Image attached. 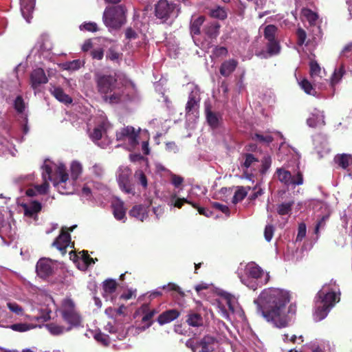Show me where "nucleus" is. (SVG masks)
I'll use <instances>...</instances> for the list:
<instances>
[{
  "mask_svg": "<svg viewBox=\"0 0 352 352\" xmlns=\"http://www.w3.org/2000/svg\"><path fill=\"white\" fill-rule=\"evenodd\" d=\"M238 62L234 59L224 61L220 67V74L223 76H230L237 67Z\"/></svg>",
  "mask_w": 352,
  "mask_h": 352,
  "instance_id": "obj_27",
  "label": "nucleus"
},
{
  "mask_svg": "<svg viewBox=\"0 0 352 352\" xmlns=\"http://www.w3.org/2000/svg\"><path fill=\"white\" fill-rule=\"evenodd\" d=\"M280 46L276 40L268 41L267 51L266 52H261L257 56L261 58H269L272 56L276 55L280 52Z\"/></svg>",
  "mask_w": 352,
  "mask_h": 352,
  "instance_id": "obj_24",
  "label": "nucleus"
},
{
  "mask_svg": "<svg viewBox=\"0 0 352 352\" xmlns=\"http://www.w3.org/2000/svg\"><path fill=\"white\" fill-rule=\"evenodd\" d=\"M298 44L302 45L305 43L307 35L306 32L301 28H298L297 30Z\"/></svg>",
  "mask_w": 352,
  "mask_h": 352,
  "instance_id": "obj_62",
  "label": "nucleus"
},
{
  "mask_svg": "<svg viewBox=\"0 0 352 352\" xmlns=\"http://www.w3.org/2000/svg\"><path fill=\"white\" fill-rule=\"evenodd\" d=\"M22 207L24 210V215L29 217H34L41 209L39 202L32 201L30 204H23Z\"/></svg>",
  "mask_w": 352,
  "mask_h": 352,
  "instance_id": "obj_25",
  "label": "nucleus"
},
{
  "mask_svg": "<svg viewBox=\"0 0 352 352\" xmlns=\"http://www.w3.org/2000/svg\"><path fill=\"white\" fill-rule=\"evenodd\" d=\"M344 72V67L343 65H341L339 68L335 69L331 77V85H334L338 83L342 79Z\"/></svg>",
  "mask_w": 352,
  "mask_h": 352,
  "instance_id": "obj_45",
  "label": "nucleus"
},
{
  "mask_svg": "<svg viewBox=\"0 0 352 352\" xmlns=\"http://www.w3.org/2000/svg\"><path fill=\"white\" fill-rule=\"evenodd\" d=\"M7 307L9 310L16 316H23L24 310L21 306L17 302L14 301H8L7 302Z\"/></svg>",
  "mask_w": 352,
  "mask_h": 352,
  "instance_id": "obj_43",
  "label": "nucleus"
},
{
  "mask_svg": "<svg viewBox=\"0 0 352 352\" xmlns=\"http://www.w3.org/2000/svg\"><path fill=\"white\" fill-rule=\"evenodd\" d=\"M102 20L109 30L120 29L126 21V9L123 5L107 7L103 13Z\"/></svg>",
  "mask_w": 352,
  "mask_h": 352,
  "instance_id": "obj_6",
  "label": "nucleus"
},
{
  "mask_svg": "<svg viewBox=\"0 0 352 352\" xmlns=\"http://www.w3.org/2000/svg\"><path fill=\"white\" fill-rule=\"evenodd\" d=\"M141 309L144 313V315L142 318V322L144 324L142 327H138V329L141 331H144L152 324V318L156 314V311L155 310H148L146 305L142 307Z\"/></svg>",
  "mask_w": 352,
  "mask_h": 352,
  "instance_id": "obj_26",
  "label": "nucleus"
},
{
  "mask_svg": "<svg viewBox=\"0 0 352 352\" xmlns=\"http://www.w3.org/2000/svg\"><path fill=\"white\" fill-rule=\"evenodd\" d=\"M36 326L26 323H19L11 325L10 328L16 331L24 332L35 328Z\"/></svg>",
  "mask_w": 352,
  "mask_h": 352,
  "instance_id": "obj_50",
  "label": "nucleus"
},
{
  "mask_svg": "<svg viewBox=\"0 0 352 352\" xmlns=\"http://www.w3.org/2000/svg\"><path fill=\"white\" fill-rule=\"evenodd\" d=\"M340 290L336 282L324 284L315 298L314 318L316 321L325 318L330 310L340 300Z\"/></svg>",
  "mask_w": 352,
  "mask_h": 352,
  "instance_id": "obj_3",
  "label": "nucleus"
},
{
  "mask_svg": "<svg viewBox=\"0 0 352 352\" xmlns=\"http://www.w3.org/2000/svg\"><path fill=\"white\" fill-rule=\"evenodd\" d=\"M46 328L50 332L51 334L54 336L60 335L72 329V328L69 326L67 327H65L63 326H60L54 323L47 324Z\"/></svg>",
  "mask_w": 352,
  "mask_h": 352,
  "instance_id": "obj_36",
  "label": "nucleus"
},
{
  "mask_svg": "<svg viewBox=\"0 0 352 352\" xmlns=\"http://www.w3.org/2000/svg\"><path fill=\"white\" fill-rule=\"evenodd\" d=\"M271 157L270 156H265L262 161V168L261 172L264 174L271 166Z\"/></svg>",
  "mask_w": 352,
  "mask_h": 352,
  "instance_id": "obj_61",
  "label": "nucleus"
},
{
  "mask_svg": "<svg viewBox=\"0 0 352 352\" xmlns=\"http://www.w3.org/2000/svg\"><path fill=\"white\" fill-rule=\"evenodd\" d=\"M35 0H20L21 11L23 18L30 23L32 17Z\"/></svg>",
  "mask_w": 352,
  "mask_h": 352,
  "instance_id": "obj_19",
  "label": "nucleus"
},
{
  "mask_svg": "<svg viewBox=\"0 0 352 352\" xmlns=\"http://www.w3.org/2000/svg\"><path fill=\"white\" fill-rule=\"evenodd\" d=\"M258 162V160L256 157H254V156L252 154H246L245 159L242 166L243 168L246 169L249 168H254Z\"/></svg>",
  "mask_w": 352,
  "mask_h": 352,
  "instance_id": "obj_44",
  "label": "nucleus"
},
{
  "mask_svg": "<svg viewBox=\"0 0 352 352\" xmlns=\"http://www.w3.org/2000/svg\"><path fill=\"white\" fill-rule=\"evenodd\" d=\"M274 227L271 225H267L264 231L265 239L267 241H270L274 235Z\"/></svg>",
  "mask_w": 352,
  "mask_h": 352,
  "instance_id": "obj_59",
  "label": "nucleus"
},
{
  "mask_svg": "<svg viewBox=\"0 0 352 352\" xmlns=\"http://www.w3.org/2000/svg\"><path fill=\"white\" fill-rule=\"evenodd\" d=\"M48 81L44 70L41 68L34 69L30 74V84L34 90L37 89L43 84H46Z\"/></svg>",
  "mask_w": 352,
  "mask_h": 352,
  "instance_id": "obj_17",
  "label": "nucleus"
},
{
  "mask_svg": "<svg viewBox=\"0 0 352 352\" xmlns=\"http://www.w3.org/2000/svg\"><path fill=\"white\" fill-rule=\"evenodd\" d=\"M82 65V62L80 60H74L70 62H67L64 65L65 69L68 70H76L78 69Z\"/></svg>",
  "mask_w": 352,
  "mask_h": 352,
  "instance_id": "obj_53",
  "label": "nucleus"
},
{
  "mask_svg": "<svg viewBox=\"0 0 352 352\" xmlns=\"http://www.w3.org/2000/svg\"><path fill=\"white\" fill-rule=\"evenodd\" d=\"M57 268L56 261L48 258H40L36 266V272L38 276L42 278H46L52 276Z\"/></svg>",
  "mask_w": 352,
  "mask_h": 352,
  "instance_id": "obj_13",
  "label": "nucleus"
},
{
  "mask_svg": "<svg viewBox=\"0 0 352 352\" xmlns=\"http://www.w3.org/2000/svg\"><path fill=\"white\" fill-rule=\"evenodd\" d=\"M96 81L98 91L106 102L116 104L122 100V91L118 88L117 80L113 76L100 75Z\"/></svg>",
  "mask_w": 352,
  "mask_h": 352,
  "instance_id": "obj_5",
  "label": "nucleus"
},
{
  "mask_svg": "<svg viewBox=\"0 0 352 352\" xmlns=\"http://www.w3.org/2000/svg\"><path fill=\"white\" fill-rule=\"evenodd\" d=\"M248 192L246 189L243 187L239 188L234 193V197H233V201L234 203L241 201L243 200L245 197L246 196Z\"/></svg>",
  "mask_w": 352,
  "mask_h": 352,
  "instance_id": "obj_52",
  "label": "nucleus"
},
{
  "mask_svg": "<svg viewBox=\"0 0 352 352\" xmlns=\"http://www.w3.org/2000/svg\"><path fill=\"white\" fill-rule=\"evenodd\" d=\"M14 109L20 115L21 118H23L24 120H27V114L25 113V105L23 100L21 96H18L14 100Z\"/></svg>",
  "mask_w": 352,
  "mask_h": 352,
  "instance_id": "obj_38",
  "label": "nucleus"
},
{
  "mask_svg": "<svg viewBox=\"0 0 352 352\" xmlns=\"http://www.w3.org/2000/svg\"><path fill=\"white\" fill-rule=\"evenodd\" d=\"M310 76L314 82H319L322 78L321 68L317 62L311 60L309 63Z\"/></svg>",
  "mask_w": 352,
  "mask_h": 352,
  "instance_id": "obj_32",
  "label": "nucleus"
},
{
  "mask_svg": "<svg viewBox=\"0 0 352 352\" xmlns=\"http://www.w3.org/2000/svg\"><path fill=\"white\" fill-rule=\"evenodd\" d=\"M155 15L157 18L166 20L177 17L179 12L178 6L168 0H160L155 5Z\"/></svg>",
  "mask_w": 352,
  "mask_h": 352,
  "instance_id": "obj_9",
  "label": "nucleus"
},
{
  "mask_svg": "<svg viewBox=\"0 0 352 352\" xmlns=\"http://www.w3.org/2000/svg\"><path fill=\"white\" fill-rule=\"evenodd\" d=\"M43 183L34 186L26 191L30 197L43 195L47 192L49 185L47 182H52L54 187L63 195L72 194L74 190V182L82 173V165L78 161H73L70 165L72 179H69L65 166L62 162H54L46 160L42 166Z\"/></svg>",
  "mask_w": 352,
  "mask_h": 352,
  "instance_id": "obj_2",
  "label": "nucleus"
},
{
  "mask_svg": "<svg viewBox=\"0 0 352 352\" xmlns=\"http://www.w3.org/2000/svg\"><path fill=\"white\" fill-rule=\"evenodd\" d=\"M306 226L305 223H300L298 226V234L296 236V241H302V239L306 236Z\"/></svg>",
  "mask_w": 352,
  "mask_h": 352,
  "instance_id": "obj_60",
  "label": "nucleus"
},
{
  "mask_svg": "<svg viewBox=\"0 0 352 352\" xmlns=\"http://www.w3.org/2000/svg\"><path fill=\"white\" fill-rule=\"evenodd\" d=\"M276 31H277L276 27L273 25H269L266 26L265 28V31H264L265 38L267 41L275 40L274 37H275Z\"/></svg>",
  "mask_w": 352,
  "mask_h": 352,
  "instance_id": "obj_48",
  "label": "nucleus"
},
{
  "mask_svg": "<svg viewBox=\"0 0 352 352\" xmlns=\"http://www.w3.org/2000/svg\"><path fill=\"white\" fill-rule=\"evenodd\" d=\"M204 16H199L191 22L190 32L193 35H198L200 34V28L204 23Z\"/></svg>",
  "mask_w": 352,
  "mask_h": 352,
  "instance_id": "obj_40",
  "label": "nucleus"
},
{
  "mask_svg": "<svg viewBox=\"0 0 352 352\" xmlns=\"http://www.w3.org/2000/svg\"><path fill=\"white\" fill-rule=\"evenodd\" d=\"M89 170L92 175L98 178L101 177L104 174V168L100 164H94Z\"/></svg>",
  "mask_w": 352,
  "mask_h": 352,
  "instance_id": "obj_51",
  "label": "nucleus"
},
{
  "mask_svg": "<svg viewBox=\"0 0 352 352\" xmlns=\"http://www.w3.org/2000/svg\"><path fill=\"white\" fill-rule=\"evenodd\" d=\"M283 340L285 342H298V344L303 342V337L302 336H299L298 337L296 335L292 334L289 335V333H285L282 335Z\"/></svg>",
  "mask_w": 352,
  "mask_h": 352,
  "instance_id": "obj_49",
  "label": "nucleus"
},
{
  "mask_svg": "<svg viewBox=\"0 0 352 352\" xmlns=\"http://www.w3.org/2000/svg\"><path fill=\"white\" fill-rule=\"evenodd\" d=\"M325 116L323 111L318 109H314L309 113L307 119V124L309 127L317 128L325 125Z\"/></svg>",
  "mask_w": 352,
  "mask_h": 352,
  "instance_id": "obj_15",
  "label": "nucleus"
},
{
  "mask_svg": "<svg viewBox=\"0 0 352 352\" xmlns=\"http://www.w3.org/2000/svg\"><path fill=\"white\" fill-rule=\"evenodd\" d=\"M70 240L69 234L63 230L59 236L52 243V246L60 251H63L69 245Z\"/></svg>",
  "mask_w": 352,
  "mask_h": 352,
  "instance_id": "obj_20",
  "label": "nucleus"
},
{
  "mask_svg": "<svg viewBox=\"0 0 352 352\" xmlns=\"http://www.w3.org/2000/svg\"><path fill=\"white\" fill-rule=\"evenodd\" d=\"M134 177L144 188L147 187V179L142 170L136 171Z\"/></svg>",
  "mask_w": 352,
  "mask_h": 352,
  "instance_id": "obj_54",
  "label": "nucleus"
},
{
  "mask_svg": "<svg viewBox=\"0 0 352 352\" xmlns=\"http://www.w3.org/2000/svg\"><path fill=\"white\" fill-rule=\"evenodd\" d=\"M78 259H80L84 263L82 269H86L89 265L94 264L95 263L94 259L91 258L89 255L87 254V252L85 251H82L79 253V255L78 256Z\"/></svg>",
  "mask_w": 352,
  "mask_h": 352,
  "instance_id": "obj_47",
  "label": "nucleus"
},
{
  "mask_svg": "<svg viewBox=\"0 0 352 352\" xmlns=\"http://www.w3.org/2000/svg\"><path fill=\"white\" fill-rule=\"evenodd\" d=\"M228 50L225 47H216L213 50V55L216 57L226 56Z\"/></svg>",
  "mask_w": 352,
  "mask_h": 352,
  "instance_id": "obj_58",
  "label": "nucleus"
},
{
  "mask_svg": "<svg viewBox=\"0 0 352 352\" xmlns=\"http://www.w3.org/2000/svg\"><path fill=\"white\" fill-rule=\"evenodd\" d=\"M184 203L190 204L194 208H197V206L195 204H192L187 199L178 198L176 194H172L168 199V205H170V206L177 207L178 208H182Z\"/></svg>",
  "mask_w": 352,
  "mask_h": 352,
  "instance_id": "obj_35",
  "label": "nucleus"
},
{
  "mask_svg": "<svg viewBox=\"0 0 352 352\" xmlns=\"http://www.w3.org/2000/svg\"><path fill=\"white\" fill-rule=\"evenodd\" d=\"M276 175L279 182L287 186L295 188L303 184V177L301 173L296 172L293 175L284 168L276 169Z\"/></svg>",
  "mask_w": 352,
  "mask_h": 352,
  "instance_id": "obj_10",
  "label": "nucleus"
},
{
  "mask_svg": "<svg viewBox=\"0 0 352 352\" xmlns=\"http://www.w3.org/2000/svg\"><path fill=\"white\" fill-rule=\"evenodd\" d=\"M140 131V128L137 131L130 126L122 128L116 133V138L119 141H127L129 143L128 149H133L138 144L137 140L138 134Z\"/></svg>",
  "mask_w": 352,
  "mask_h": 352,
  "instance_id": "obj_11",
  "label": "nucleus"
},
{
  "mask_svg": "<svg viewBox=\"0 0 352 352\" xmlns=\"http://www.w3.org/2000/svg\"><path fill=\"white\" fill-rule=\"evenodd\" d=\"M238 276L241 282L248 288L256 290L268 283L270 274L254 262L246 264L243 268L238 270Z\"/></svg>",
  "mask_w": 352,
  "mask_h": 352,
  "instance_id": "obj_4",
  "label": "nucleus"
},
{
  "mask_svg": "<svg viewBox=\"0 0 352 352\" xmlns=\"http://www.w3.org/2000/svg\"><path fill=\"white\" fill-rule=\"evenodd\" d=\"M189 89L191 91L186 107L188 113L195 111L200 101L199 88L194 85H190Z\"/></svg>",
  "mask_w": 352,
  "mask_h": 352,
  "instance_id": "obj_16",
  "label": "nucleus"
},
{
  "mask_svg": "<svg viewBox=\"0 0 352 352\" xmlns=\"http://www.w3.org/2000/svg\"><path fill=\"white\" fill-rule=\"evenodd\" d=\"M210 15L212 18L223 20L227 17V12L223 8L217 6L210 10Z\"/></svg>",
  "mask_w": 352,
  "mask_h": 352,
  "instance_id": "obj_41",
  "label": "nucleus"
},
{
  "mask_svg": "<svg viewBox=\"0 0 352 352\" xmlns=\"http://www.w3.org/2000/svg\"><path fill=\"white\" fill-rule=\"evenodd\" d=\"M179 316V313L177 310L170 309L160 314L157 321L160 324H164L174 320Z\"/></svg>",
  "mask_w": 352,
  "mask_h": 352,
  "instance_id": "obj_30",
  "label": "nucleus"
},
{
  "mask_svg": "<svg viewBox=\"0 0 352 352\" xmlns=\"http://www.w3.org/2000/svg\"><path fill=\"white\" fill-rule=\"evenodd\" d=\"M131 169L127 166H120L117 172V180L122 191L127 194L135 195V190L130 184Z\"/></svg>",
  "mask_w": 352,
  "mask_h": 352,
  "instance_id": "obj_14",
  "label": "nucleus"
},
{
  "mask_svg": "<svg viewBox=\"0 0 352 352\" xmlns=\"http://www.w3.org/2000/svg\"><path fill=\"white\" fill-rule=\"evenodd\" d=\"M186 322L190 327H199L203 325L204 320L200 314L190 312L187 316Z\"/></svg>",
  "mask_w": 352,
  "mask_h": 352,
  "instance_id": "obj_31",
  "label": "nucleus"
},
{
  "mask_svg": "<svg viewBox=\"0 0 352 352\" xmlns=\"http://www.w3.org/2000/svg\"><path fill=\"white\" fill-rule=\"evenodd\" d=\"M111 205L114 217L117 220L124 221L126 219V209L124 207V202L119 199H115Z\"/></svg>",
  "mask_w": 352,
  "mask_h": 352,
  "instance_id": "obj_21",
  "label": "nucleus"
},
{
  "mask_svg": "<svg viewBox=\"0 0 352 352\" xmlns=\"http://www.w3.org/2000/svg\"><path fill=\"white\" fill-rule=\"evenodd\" d=\"M170 179L172 184L176 188L179 187L184 182L183 177L175 174H171Z\"/></svg>",
  "mask_w": 352,
  "mask_h": 352,
  "instance_id": "obj_63",
  "label": "nucleus"
},
{
  "mask_svg": "<svg viewBox=\"0 0 352 352\" xmlns=\"http://www.w3.org/2000/svg\"><path fill=\"white\" fill-rule=\"evenodd\" d=\"M148 207L143 205H136L132 208L129 212L130 216L140 220L144 221L148 217Z\"/></svg>",
  "mask_w": 352,
  "mask_h": 352,
  "instance_id": "obj_23",
  "label": "nucleus"
},
{
  "mask_svg": "<svg viewBox=\"0 0 352 352\" xmlns=\"http://www.w3.org/2000/svg\"><path fill=\"white\" fill-rule=\"evenodd\" d=\"M335 162L342 168L346 169L352 166V155L351 154H338L334 157Z\"/></svg>",
  "mask_w": 352,
  "mask_h": 352,
  "instance_id": "obj_29",
  "label": "nucleus"
},
{
  "mask_svg": "<svg viewBox=\"0 0 352 352\" xmlns=\"http://www.w3.org/2000/svg\"><path fill=\"white\" fill-rule=\"evenodd\" d=\"M287 352H322L319 348L310 347L308 345L302 346L298 350L296 349H290Z\"/></svg>",
  "mask_w": 352,
  "mask_h": 352,
  "instance_id": "obj_55",
  "label": "nucleus"
},
{
  "mask_svg": "<svg viewBox=\"0 0 352 352\" xmlns=\"http://www.w3.org/2000/svg\"><path fill=\"white\" fill-rule=\"evenodd\" d=\"M60 311L63 320L72 329L81 325L82 317L71 298H65L62 301Z\"/></svg>",
  "mask_w": 352,
  "mask_h": 352,
  "instance_id": "obj_7",
  "label": "nucleus"
},
{
  "mask_svg": "<svg viewBox=\"0 0 352 352\" xmlns=\"http://www.w3.org/2000/svg\"><path fill=\"white\" fill-rule=\"evenodd\" d=\"M118 284L115 280L108 279L103 282L102 284V296L106 300L113 302L116 298V289Z\"/></svg>",
  "mask_w": 352,
  "mask_h": 352,
  "instance_id": "obj_18",
  "label": "nucleus"
},
{
  "mask_svg": "<svg viewBox=\"0 0 352 352\" xmlns=\"http://www.w3.org/2000/svg\"><path fill=\"white\" fill-rule=\"evenodd\" d=\"M298 83L301 89H303L306 94L311 96H315L316 94L315 89L313 87L311 82L307 79H303Z\"/></svg>",
  "mask_w": 352,
  "mask_h": 352,
  "instance_id": "obj_42",
  "label": "nucleus"
},
{
  "mask_svg": "<svg viewBox=\"0 0 352 352\" xmlns=\"http://www.w3.org/2000/svg\"><path fill=\"white\" fill-rule=\"evenodd\" d=\"M39 312H41L39 314L35 316L34 317V319H35L37 321H41V322H45L50 319V314L51 311L49 310L47 308H41L38 309Z\"/></svg>",
  "mask_w": 352,
  "mask_h": 352,
  "instance_id": "obj_46",
  "label": "nucleus"
},
{
  "mask_svg": "<svg viewBox=\"0 0 352 352\" xmlns=\"http://www.w3.org/2000/svg\"><path fill=\"white\" fill-rule=\"evenodd\" d=\"M101 195L107 192V189L102 183L98 182L90 181L86 182L80 191V196L86 200H91L98 196V192Z\"/></svg>",
  "mask_w": 352,
  "mask_h": 352,
  "instance_id": "obj_12",
  "label": "nucleus"
},
{
  "mask_svg": "<svg viewBox=\"0 0 352 352\" xmlns=\"http://www.w3.org/2000/svg\"><path fill=\"white\" fill-rule=\"evenodd\" d=\"M206 119L208 124L212 128H217L219 124L220 117L218 114L214 113L210 111L209 109H206Z\"/></svg>",
  "mask_w": 352,
  "mask_h": 352,
  "instance_id": "obj_39",
  "label": "nucleus"
},
{
  "mask_svg": "<svg viewBox=\"0 0 352 352\" xmlns=\"http://www.w3.org/2000/svg\"><path fill=\"white\" fill-rule=\"evenodd\" d=\"M329 218V215H324L319 221L317 223L316 226V228H315V233L316 234H318L319 232V230L320 228H323L325 226V223L327 221V220Z\"/></svg>",
  "mask_w": 352,
  "mask_h": 352,
  "instance_id": "obj_64",
  "label": "nucleus"
},
{
  "mask_svg": "<svg viewBox=\"0 0 352 352\" xmlns=\"http://www.w3.org/2000/svg\"><path fill=\"white\" fill-rule=\"evenodd\" d=\"M105 131L106 123L102 122L101 124L95 127L93 131L89 133V137L94 142H96L97 141L100 140L102 138Z\"/></svg>",
  "mask_w": 352,
  "mask_h": 352,
  "instance_id": "obj_34",
  "label": "nucleus"
},
{
  "mask_svg": "<svg viewBox=\"0 0 352 352\" xmlns=\"http://www.w3.org/2000/svg\"><path fill=\"white\" fill-rule=\"evenodd\" d=\"M51 94L57 99L58 101L65 104H70L72 102V98L66 94L62 88L51 85L50 88Z\"/></svg>",
  "mask_w": 352,
  "mask_h": 352,
  "instance_id": "obj_22",
  "label": "nucleus"
},
{
  "mask_svg": "<svg viewBox=\"0 0 352 352\" xmlns=\"http://www.w3.org/2000/svg\"><path fill=\"white\" fill-rule=\"evenodd\" d=\"M220 25L217 22L210 23L204 28L205 34L210 38H215L219 35Z\"/></svg>",
  "mask_w": 352,
  "mask_h": 352,
  "instance_id": "obj_33",
  "label": "nucleus"
},
{
  "mask_svg": "<svg viewBox=\"0 0 352 352\" xmlns=\"http://www.w3.org/2000/svg\"><path fill=\"white\" fill-rule=\"evenodd\" d=\"M15 234L14 228L10 222H5L4 221H0V236L2 239L5 237L12 239Z\"/></svg>",
  "mask_w": 352,
  "mask_h": 352,
  "instance_id": "obj_28",
  "label": "nucleus"
},
{
  "mask_svg": "<svg viewBox=\"0 0 352 352\" xmlns=\"http://www.w3.org/2000/svg\"><path fill=\"white\" fill-rule=\"evenodd\" d=\"M220 341L214 336L206 335L196 343L189 340L186 342V346L193 352H213L219 348Z\"/></svg>",
  "mask_w": 352,
  "mask_h": 352,
  "instance_id": "obj_8",
  "label": "nucleus"
},
{
  "mask_svg": "<svg viewBox=\"0 0 352 352\" xmlns=\"http://www.w3.org/2000/svg\"><path fill=\"white\" fill-rule=\"evenodd\" d=\"M302 13L303 15L311 23H314L318 19V15L315 12H312L311 10H304Z\"/></svg>",
  "mask_w": 352,
  "mask_h": 352,
  "instance_id": "obj_57",
  "label": "nucleus"
},
{
  "mask_svg": "<svg viewBox=\"0 0 352 352\" xmlns=\"http://www.w3.org/2000/svg\"><path fill=\"white\" fill-rule=\"evenodd\" d=\"M81 30L89 32H96L98 30L97 24L94 22L84 23L80 26Z\"/></svg>",
  "mask_w": 352,
  "mask_h": 352,
  "instance_id": "obj_56",
  "label": "nucleus"
},
{
  "mask_svg": "<svg viewBox=\"0 0 352 352\" xmlns=\"http://www.w3.org/2000/svg\"><path fill=\"white\" fill-rule=\"evenodd\" d=\"M287 290L269 287L263 289L254 300L257 313L271 326L278 329L289 327L296 313L295 304L289 303Z\"/></svg>",
  "mask_w": 352,
  "mask_h": 352,
  "instance_id": "obj_1",
  "label": "nucleus"
},
{
  "mask_svg": "<svg viewBox=\"0 0 352 352\" xmlns=\"http://www.w3.org/2000/svg\"><path fill=\"white\" fill-rule=\"evenodd\" d=\"M294 201L283 202L278 204L276 207L277 213L280 215H289L291 213Z\"/></svg>",
  "mask_w": 352,
  "mask_h": 352,
  "instance_id": "obj_37",
  "label": "nucleus"
}]
</instances>
